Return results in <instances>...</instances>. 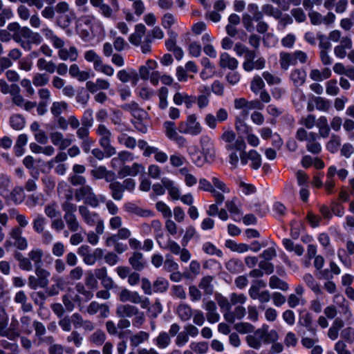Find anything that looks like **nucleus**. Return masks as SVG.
I'll return each instance as SVG.
<instances>
[{"instance_id":"f257e3e1","label":"nucleus","mask_w":354,"mask_h":354,"mask_svg":"<svg viewBox=\"0 0 354 354\" xmlns=\"http://www.w3.org/2000/svg\"><path fill=\"white\" fill-rule=\"evenodd\" d=\"M221 140L225 144V148L230 153L229 162L233 168L238 167L239 162L246 165L250 161L252 169L257 170L261 166V156L256 150L245 151L246 143L243 137H236L235 132L231 129L223 128Z\"/></svg>"},{"instance_id":"f03ea898","label":"nucleus","mask_w":354,"mask_h":354,"mask_svg":"<svg viewBox=\"0 0 354 354\" xmlns=\"http://www.w3.org/2000/svg\"><path fill=\"white\" fill-rule=\"evenodd\" d=\"M252 332L245 337V342L249 347L255 350L260 349L263 344H269L277 341L279 337L277 330H269L268 325H263Z\"/></svg>"},{"instance_id":"7ed1b4c3","label":"nucleus","mask_w":354,"mask_h":354,"mask_svg":"<svg viewBox=\"0 0 354 354\" xmlns=\"http://www.w3.org/2000/svg\"><path fill=\"white\" fill-rule=\"evenodd\" d=\"M296 138L300 142H306V147L308 152L317 155L322 149L319 142V136L314 131H307L304 128L300 127L297 129L295 135Z\"/></svg>"},{"instance_id":"20e7f679","label":"nucleus","mask_w":354,"mask_h":354,"mask_svg":"<svg viewBox=\"0 0 354 354\" xmlns=\"http://www.w3.org/2000/svg\"><path fill=\"white\" fill-rule=\"evenodd\" d=\"M266 283L262 279H258L253 281L250 286L248 294L251 299L258 300L260 303L259 309L264 310V304L268 303L271 299L272 293L268 290H261L264 288Z\"/></svg>"},{"instance_id":"39448f33","label":"nucleus","mask_w":354,"mask_h":354,"mask_svg":"<svg viewBox=\"0 0 354 354\" xmlns=\"http://www.w3.org/2000/svg\"><path fill=\"white\" fill-rule=\"evenodd\" d=\"M119 299L121 302H131L134 304H140L143 309H149L150 306L149 299L140 295L136 291H131L127 288L122 289L119 295Z\"/></svg>"},{"instance_id":"423d86ee","label":"nucleus","mask_w":354,"mask_h":354,"mask_svg":"<svg viewBox=\"0 0 354 354\" xmlns=\"http://www.w3.org/2000/svg\"><path fill=\"white\" fill-rule=\"evenodd\" d=\"M197 119L196 114L189 115L185 121L178 124V130L183 134H189L193 136L199 135L203 131V127Z\"/></svg>"},{"instance_id":"0eeeda50","label":"nucleus","mask_w":354,"mask_h":354,"mask_svg":"<svg viewBox=\"0 0 354 354\" xmlns=\"http://www.w3.org/2000/svg\"><path fill=\"white\" fill-rule=\"evenodd\" d=\"M75 198L77 201L83 200L85 204L92 207L95 208L99 206L98 196L95 194L93 187L88 185L76 189Z\"/></svg>"},{"instance_id":"6e6552de","label":"nucleus","mask_w":354,"mask_h":354,"mask_svg":"<svg viewBox=\"0 0 354 354\" xmlns=\"http://www.w3.org/2000/svg\"><path fill=\"white\" fill-rule=\"evenodd\" d=\"M258 50L249 48L244 55V62L243 63V68L247 72H250L253 70H261L265 67L266 60L263 57H260L257 59V55Z\"/></svg>"},{"instance_id":"1a4fd4ad","label":"nucleus","mask_w":354,"mask_h":354,"mask_svg":"<svg viewBox=\"0 0 354 354\" xmlns=\"http://www.w3.org/2000/svg\"><path fill=\"white\" fill-rule=\"evenodd\" d=\"M97 134L100 137L99 144L105 151L106 157L116 154V149L111 144V132L104 124H99L96 129Z\"/></svg>"},{"instance_id":"9d476101","label":"nucleus","mask_w":354,"mask_h":354,"mask_svg":"<svg viewBox=\"0 0 354 354\" xmlns=\"http://www.w3.org/2000/svg\"><path fill=\"white\" fill-rule=\"evenodd\" d=\"M77 206L76 205L65 204L64 205V221H65L66 226L72 232H77L82 228L81 225L78 221L76 215Z\"/></svg>"},{"instance_id":"9b49d317","label":"nucleus","mask_w":354,"mask_h":354,"mask_svg":"<svg viewBox=\"0 0 354 354\" xmlns=\"http://www.w3.org/2000/svg\"><path fill=\"white\" fill-rule=\"evenodd\" d=\"M9 318L4 306L0 304V335L10 340L19 337L20 333L14 328H8Z\"/></svg>"},{"instance_id":"f8f14e48","label":"nucleus","mask_w":354,"mask_h":354,"mask_svg":"<svg viewBox=\"0 0 354 354\" xmlns=\"http://www.w3.org/2000/svg\"><path fill=\"white\" fill-rule=\"evenodd\" d=\"M163 127L166 136L169 140L176 142L179 148H183L187 146V141L186 138L179 135L174 122L165 121L163 123Z\"/></svg>"},{"instance_id":"ddd939ff","label":"nucleus","mask_w":354,"mask_h":354,"mask_svg":"<svg viewBox=\"0 0 354 354\" xmlns=\"http://www.w3.org/2000/svg\"><path fill=\"white\" fill-rule=\"evenodd\" d=\"M91 128V127L82 124L76 131V136L80 140V146L85 153L90 152L91 147L94 144V140L89 136Z\"/></svg>"},{"instance_id":"4468645a","label":"nucleus","mask_w":354,"mask_h":354,"mask_svg":"<svg viewBox=\"0 0 354 354\" xmlns=\"http://www.w3.org/2000/svg\"><path fill=\"white\" fill-rule=\"evenodd\" d=\"M22 38L29 40L30 43L34 44H39L42 41L41 36L38 33L33 32L27 26L21 27L19 33H14L12 39L16 42H21Z\"/></svg>"},{"instance_id":"2eb2a0df","label":"nucleus","mask_w":354,"mask_h":354,"mask_svg":"<svg viewBox=\"0 0 354 354\" xmlns=\"http://www.w3.org/2000/svg\"><path fill=\"white\" fill-rule=\"evenodd\" d=\"M10 237L14 241L13 245L20 250L28 248V244L26 237L23 236V230L19 227H12L9 232Z\"/></svg>"},{"instance_id":"dca6fc26","label":"nucleus","mask_w":354,"mask_h":354,"mask_svg":"<svg viewBox=\"0 0 354 354\" xmlns=\"http://www.w3.org/2000/svg\"><path fill=\"white\" fill-rule=\"evenodd\" d=\"M49 137L51 143L62 151L71 146L73 142L72 139L65 138L62 132L57 131L50 132Z\"/></svg>"},{"instance_id":"f3484780","label":"nucleus","mask_w":354,"mask_h":354,"mask_svg":"<svg viewBox=\"0 0 354 354\" xmlns=\"http://www.w3.org/2000/svg\"><path fill=\"white\" fill-rule=\"evenodd\" d=\"M53 284L46 290L48 296H55L59 294L60 291H64L68 282L62 276L53 275L52 277Z\"/></svg>"},{"instance_id":"a211bd4d","label":"nucleus","mask_w":354,"mask_h":354,"mask_svg":"<svg viewBox=\"0 0 354 354\" xmlns=\"http://www.w3.org/2000/svg\"><path fill=\"white\" fill-rule=\"evenodd\" d=\"M62 44L61 47H54L56 49H58V57L61 60H71V62H75L77 60L78 57V50L75 46H71L68 49L64 48V41L63 39L61 40Z\"/></svg>"},{"instance_id":"6ab92c4d","label":"nucleus","mask_w":354,"mask_h":354,"mask_svg":"<svg viewBox=\"0 0 354 354\" xmlns=\"http://www.w3.org/2000/svg\"><path fill=\"white\" fill-rule=\"evenodd\" d=\"M335 299H336L337 305L341 309V313L344 315L346 322L349 324H353L354 319L349 306V303L342 295H335Z\"/></svg>"},{"instance_id":"aec40b11","label":"nucleus","mask_w":354,"mask_h":354,"mask_svg":"<svg viewBox=\"0 0 354 354\" xmlns=\"http://www.w3.org/2000/svg\"><path fill=\"white\" fill-rule=\"evenodd\" d=\"M77 209L83 221L90 226H94L100 218L97 213L90 211L85 205H80Z\"/></svg>"},{"instance_id":"412c9836","label":"nucleus","mask_w":354,"mask_h":354,"mask_svg":"<svg viewBox=\"0 0 354 354\" xmlns=\"http://www.w3.org/2000/svg\"><path fill=\"white\" fill-rule=\"evenodd\" d=\"M161 183L165 187V189L167 190L168 194L172 200H179L180 190L179 187L176 184V183L174 180H170L167 177H164L161 179Z\"/></svg>"},{"instance_id":"4be33fe9","label":"nucleus","mask_w":354,"mask_h":354,"mask_svg":"<svg viewBox=\"0 0 354 354\" xmlns=\"http://www.w3.org/2000/svg\"><path fill=\"white\" fill-rule=\"evenodd\" d=\"M138 313V308L131 304H120L115 310V315L119 318H131Z\"/></svg>"},{"instance_id":"5701e85b","label":"nucleus","mask_w":354,"mask_h":354,"mask_svg":"<svg viewBox=\"0 0 354 354\" xmlns=\"http://www.w3.org/2000/svg\"><path fill=\"white\" fill-rule=\"evenodd\" d=\"M129 263L136 271L142 270L147 266L143 254L140 252H133L129 258Z\"/></svg>"},{"instance_id":"b1692460","label":"nucleus","mask_w":354,"mask_h":354,"mask_svg":"<svg viewBox=\"0 0 354 354\" xmlns=\"http://www.w3.org/2000/svg\"><path fill=\"white\" fill-rule=\"evenodd\" d=\"M144 169V167L138 162H134L131 166L124 165L118 171L119 176L124 178L128 176H136L141 171Z\"/></svg>"},{"instance_id":"393cba45","label":"nucleus","mask_w":354,"mask_h":354,"mask_svg":"<svg viewBox=\"0 0 354 354\" xmlns=\"http://www.w3.org/2000/svg\"><path fill=\"white\" fill-rule=\"evenodd\" d=\"M203 307L207 311L206 318L209 323L214 324L219 321L220 315L216 311L217 308L214 301H204Z\"/></svg>"},{"instance_id":"a878e982","label":"nucleus","mask_w":354,"mask_h":354,"mask_svg":"<svg viewBox=\"0 0 354 354\" xmlns=\"http://www.w3.org/2000/svg\"><path fill=\"white\" fill-rule=\"evenodd\" d=\"M122 109L124 111H129L134 118L138 120H142L147 116V112L140 108L136 102L123 104Z\"/></svg>"},{"instance_id":"bb28decb","label":"nucleus","mask_w":354,"mask_h":354,"mask_svg":"<svg viewBox=\"0 0 354 354\" xmlns=\"http://www.w3.org/2000/svg\"><path fill=\"white\" fill-rule=\"evenodd\" d=\"M246 314L245 308L242 306H237L234 310H228L223 314L224 319L230 322L234 323L236 319H241Z\"/></svg>"},{"instance_id":"cd10ccee","label":"nucleus","mask_w":354,"mask_h":354,"mask_svg":"<svg viewBox=\"0 0 354 354\" xmlns=\"http://www.w3.org/2000/svg\"><path fill=\"white\" fill-rule=\"evenodd\" d=\"M124 208L129 214L138 216L149 217L152 216V212L150 210L142 209L132 203H127L124 204Z\"/></svg>"},{"instance_id":"c85d7f7f","label":"nucleus","mask_w":354,"mask_h":354,"mask_svg":"<svg viewBox=\"0 0 354 354\" xmlns=\"http://www.w3.org/2000/svg\"><path fill=\"white\" fill-rule=\"evenodd\" d=\"M239 62L237 59L231 57L228 53H223L220 55L219 66L223 68H229L234 70L238 67Z\"/></svg>"},{"instance_id":"c756f323","label":"nucleus","mask_w":354,"mask_h":354,"mask_svg":"<svg viewBox=\"0 0 354 354\" xmlns=\"http://www.w3.org/2000/svg\"><path fill=\"white\" fill-rule=\"evenodd\" d=\"M193 310L189 305L185 303L180 304L176 310V313L183 322H187L193 316Z\"/></svg>"},{"instance_id":"7c9ffc66","label":"nucleus","mask_w":354,"mask_h":354,"mask_svg":"<svg viewBox=\"0 0 354 354\" xmlns=\"http://www.w3.org/2000/svg\"><path fill=\"white\" fill-rule=\"evenodd\" d=\"M146 32V28L142 24H137L135 27V32L129 36V40L134 46H139Z\"/></svg>"},{"instance_id":"2f4dec72","label":"nucleus","mask_w":354,"mask_h":354,"mask_svg":"<svg viewBox=\"0 0 354 354\" xmlns=\"http://www.w3.org/2000/svg\"><path fill=\"white\" fill-rule=\"evenodd\" d=\"M344 322L342 319L337 317L336 318L332 326L329 328L328 331V337L331 340H335L339 337V330L344 327Z\"/></svg>"},{"instance_id":"473e14b6","label":"nucleus","mask_w":354,"mask_h":354,"mask_svg":"<svg viewBox=\"0 0 354 354\" xmlns=\"http://www.w3.org/2000/svg\"><path fill=\"white\" fill-rule=\"evenodd\" d=\"M28 298L26 295L23 290L17 292L14 297V301L17 304L21 305V309L25 313H28L32 310V306L30 303L27 302Z\"/></svg>"},{"instance_id":"72a5a7b5","label":"nucleus","mask_w":354,"mask_h":354,"mask_svg":"<svg viewBox=\"0 0 354 354\" xmlns=\"http://www.w3.org/2000/svg\"><path fill=\"white\" fill-rule=\"evenodd\" d=\"M149 339V334L147 332L140 330L130 336V345L131 347H138L142 343L148 341Z\"/></svg>"},{"instance_id":"f704fd0d","label":"nucleus","mask_w":354,"mask_h":354,"mask_svg":"<svg viewBox=\"0 0 354 354\" xmlns=\"http://www.w3.org/2000/svg\"><path fill=\"white\" fill-rule=\"evenodd\" d=\"M36 66L40 71H46L50 74H53L55 71V62L52 60H46L44 57L37 59Z\"/></svg>"},{"instance_id":"c9c22d12","label":"nucleus","mask_w":354,"mask_h":354,"mask_svg":"<svg viewBox=\"0 0 354 354\" xmlns=\"http://www.w3.org/2000/svg\"><path fill=\"white\" fill-rule=\"evenodd\" d=\"M279 64L283 70H288L291 65H295V62L292 53L287 52H281L279 54Z\"/></svg>"},{"instance_id":"e433bc0d","label":"nucleus","mask_w":354,"mask_h":354,"mask_svg":"<svg viewBox=\"0 0 354 354\" xmlns=\"http://www.w3.org/2000/svg\"><path fill=\"white\" fill-rule=\"evenodd\" d=\"M316 126L319 129L317 134L319 137L325 138L329 136L330 129L326 117H319L317 120Z\"/></svg>"},{"instance_id":"4c0bfd02","label":"nucleus","mask_w":354,"mask_h":354,"mask_svg":"<svg viewBox=\"0 0 354 354\" xmlns=\"http://www.w3.org/2000/svg\"><path fill=\"white\" fill-rule=\"evenodd\" d=\"M41 33L45 36L46 39L49 40L53 47H61L62 38L57 37L53 32V30L48 27H44L41 30Z\"/></svg>"},{"instance_id":"58836bf2","label":"nucleus","mask_w":354,"mask_h":354,"mask_svg":"<svg viewBox=\"0 0 354 354\" xmlns=\"http://www.w3.org/2000/svg\"><path fill=\"white\" fill-rule=\"evenodd\" d=\"M269 287L271 289H279L285 292L289 290V285L288 283L281 279L276 275H272L270 277Z\"/></svg>"},{"instance_id":"ea45409f","label":"nucleus","mask_w":354,"mask_h":354,"mask_svg":"<svg viewBox=\"0 0 354 354\" xmlns=\"http://www.w3.org/2000/svg\"><path fill=\"white\" fill-rule=\"evenodd\" d=\"M290 79L297 87L304 84L306 78V73L302 69H295L290 73Z\"/></svg>"},{"instance_id":"a19ab883","label":"nucleus","mask_w":354,"mask_h":354,"mask_svg":"<svg viewBox=\"0 0 354 354\" xmlns=\"http://www.w3.org/2000/svg\"><path fill=\"white\" fill-rule=\"evenodd\" d=\"M44 211L46 216L51 220L55 218H59L61 216L58 205L55 201H51L48 203L45 206Z\"/></svg>"},{"instance_id":"79ce46f5","label":"nucleus","mask_w":354,"mask_h":354,"mask_svg":"<svg viewBox=\"0 0 354 354\" xmlns=\"http://www.w3.org/2000/svg\"><path fill=\"white\" fill-rule=\"evenodd\" d=\"M299 324L307 328L312 334H316V329L313 326V317L310 313L302 315L299 319Z\"/></svg>"},{"instance_id":"37998d69","label":"nucleus","mask_w":354,"mask_h":354,"mask_svg":"<svg viewBox=\"0 0 354 354\" xmlns=\"http://www.w3.org/2000/svg\"><path fill=\"white\" fill-rule=\"evenodd\" d=\"M109 188L111 191V196L115 201H120L123 198V187L118 181L112 182L109 184Z\"/></svg>"},{"instance_id":"c03bdc74","label":"nucleus","mask_w":354,"mask_h":354,"mask_svg":"<svg viewBox=\"0 0 354 354\" xmlns=\"http://www.w3.org/2000/svg\"><path fill=\"white\" fill-rule=\"evenodd\" d=\"M192 150V149H187L188 154L191 158L192 162L197 167H202L205 162H207L205 160V157L201 154V152L198 151V149L195 147Z\"/></svg>"},{"instance_id":"a18cd8bd","label":"nucleus","mask_w":354,"mask_h":354,"mask_svg":"<svg viewBox=\"0 0 354 354\" xmlns=\"http://www.w3.org/2000/svg\"><path fill=\"white\" fill-rule=\"evenodd\" d=\"M46 223V218L41 214H37L32 220V229L39 234L45 230Z\"/></svg>"},{"instance_id":"49530a36","label":"nucleus","mask_w":354,"mask_h":354,"mask_svg":"<svg viewBox=\"0 0 354 354\" xmlns=\"http://www.w3.org/2000/svg\"><path fill=\"white\" fill-rule=\"evenodd\" d=\"M30 261H32L35 265V268L42 266V257L44 256V252L40 248H36L30 250L28 254Z\"/></svg>"},{"instance_id":"de8ad7c7","label":"nucleus","mask_w":354,"mask_h":354,"mask_svg":"<svg viewBox=\"0 0 354 354\" xmlns=\"http://www.w3.org/2000/svg\"><path fill=\"white\" fill-rule=\"evenodd\" d=\"M35 272L36 277L38 278L41 284L46 287L48 286L49 283L48 278L50 275V273L47 270L42 268V266H38L35 268Z\"/></svg>"},{"instance_id":"09e8293b","label":"nucleus","mask_w":354,"mask_h":354,"mask_svg":"<svg viewBox=\"0 0 354 354\" xmlns=\"http://www.w3.org/2000/svg\"><path fill=\"white\" fill-rule=\"evenodd\" d=\"M226 268L231 273H239L243 270V264L240 259H232L226 263Z\"/></svg>"},{"instance_id":"8fccbe9b","label":"nucleus","mask_w":354,"mask_h":354,"mask_svg":"<svg viewBox=\"0 0 354 354\" xmlns=\"http://www.w3.org/2000/svg\"><path fill=\"white\" fill-rule=\"evenodd\" d=\"M68 109V104L64 101L54 102L50 107V112L54 117H59Z\"/></svg>"},{"instance_id":"3c124183","label":"nucleus","mask_w":354,"mask_h":354,"mask_svg":"<svg viewBox=\"0 0 354 354\" xmlns=\"http://www.w3.org/2000/svg\"><path fill=\"white\" fill-rule=\"evenodd\" d=\"M179 173L184 177V182L186 186L191 187L196 184V177L189 173L187 167H183L180 169Z\"/></svg>"},{"instance_id":"603ef678","label":"nucleus","mask_w":354,"mask_h":354,"mask_svg":"<svg viewBox=\"0 0 354 354\" xmlns=\"http://www.w3.org/2000/svg\"><path fill=\"white\" fill-rule=\"evenodd\" d=\"M306 284L316 294H322V290L319 283L316 281L311 274H306L303 277Z\"/></svg>"},{"instance_id":"864d4df0","label":"nucleus","mask_w":354,"mask_h":354,"mask_svg":"<svg viewBox=\"0 0 354 354\" xmlns=\"http://www.w3.org/2000/svg\"><path fill=\"white\" fill-rule=\"evenodd\" d=\"M25 118L20 114H14L10 118V124L15 130H21L25 127Z\"/></svg>"},{"instance_id":"5fc2aeb1","label":"nucleus","mask_w":354,"mask_h":354,"mask_svg":"<svg viewBox=\"0 0 354 354\" xmlns=\"http://www.w3.org/2000/svg\"><path fill=\"white\" fill-rule=\"evenodd\" d=\"M158 245L161 248L168 250L176 255L179 254L182 250L180 245L170 238L168 239L167 244L162 245L161 241H158Z\"/></svg>"},{"instance_id":"6e6d98bb","label":"nucleus","mask_w":354,"mask_h":354,"mask_svg":"<svg viewBox=\"0 0 354 354\" xmlns=\"http://www.w3.org/2000/svg\"><path fill=\"white\" fill-rule=\"evenodd\" d=\"M155 343L159 348H165L171 343V337L166 332H160L155 339Z\"/></svg>"},{"instance_id":"4d7b16f0","label":"nucleus","mask_w":354,"mask_h":354,"mask_svg":"<svg viewBox=\"0 0 354 354\" xmlns=\"http://www.w3.org/2000/svg\"><path fill=\"white\" fill-rule=\"evenodd\" d=\"M49 80L46 73H37L32 77V84L36 87H42L48 84Z\"/></svg>"},{"instance_id":"13d9d810","label":"nucleus","mask_w":354,"mask_h":354,"mask_svg":"<svg viewBox=\"0 0 354 354\" xmlns=\"http://www.w3.org/2000/svg\"><path fill=\"white\" fill-rule=\"evenodd\" d=\"M169 288V282L162 277H158L153 283V292H164Z\"/></svg>"},{"instance_id":"bf43d9fd","label":"nucleus","mask_w":354,"mask_h":354,"mask_svg":"<svg viewBox=\"0 0 354 354\" xmlns=\"http://www.w3.org/2000/svg\"><path fill=\"white\" fill-rule=\"evenodd\" d=\"M67 159V153L60 150L54 158L47 162V165L48 168L51 169L53 168L56 164H64V162Z\"/></svg>"},{"instance_id":"052dcab7","label":"nucleus","mask_w":354,"mask_h":354,"mask_svg":"<svg viewBox=\"0 0 354 354\" xmlns=\"http://www.w3.org/2000/svg\"><path fill=\"white\" fill-rule=\"evenodd\" d=\"M67 159V153L60 150L54 158L47 162V165L48 168L51 169L53 168L56 164H64V162Z\"/></svg>"},{"instance_id":"680f3d73","label":"nucleus","mask_w":354,"mask_h":354,"mask_svg":"<svg viewBox=\"0 0 354 354\" xmlns=\"http://www.w3.org/2000/svg\"><path fill=\"white\" fill-rule=\"evenodd\" d=\"M212 279L213 278L211 276L204 277L198 285V287L203 290L207 295H212L213 293Z\"/></svg>"},{"instance_id":"e2e57ef3","label":"nucleus","mask_w":354,"mask_h":354,"mask_svg":"<svg viewBox=\"0 0 354 354\" xmlns=\"http://www.w3.org/2000/svg\"><path fill=\"white\" fill-rule=\"evenodd\" d=\"M118 140L120 144L124 145L129 149H134L136 146V140L126 133H122L119 136Z\"/></svg>"},{"instance_id":"0e129e2a","label":"nucleus","mask_w":354,"mask_h":354,"mask_svg":"<svg viewBox=\"0 0 354 354\" xmlns=\"http://www.w3.org/2000/svg\"><path fill=\"white\" fill-rule=\"evenodd\" d=\"M341 145V140L339 136L332 135L330 140L326 144V149L331 153H335L337 151Z\"/></svg>"},{"instance_id":"69168bd1","label":"nucleus","mask_w":354,"mask_h":354,"mask_svg":"<svg viewBox=\"0 0 354 354\" xmlns=\"http://www.w3.org/2000/svg\"><path fill=\"white\" fill-rule=\"evenodd\" d=\"M117 77L123 83L128 82L131 79L137 80V73L135 71L128 72L127 70L122 69L118 72Z\"/></svg>"},{"instance_id":"338daca9","label":"nucleus","mask_w":354,"mask_h":354,"mask_svg":"<svg viewBox=\"0 0 354 354\" xmlns=\"http://www.w3.org/2000/svg\"><path fill=\"white\" fill-rule=\"evenodd\" d=\"M106 335L102 330H96L89 337V341L97 346H101L105 342Z\"/></svg>"},{"instance_id":"774afa93","label":"nucleus","mask_w":354,"mask_h":354,"mask_svg":"<svg viewBox=\"0 0 354 354\" xmlns=\"http://www.w3.org/2000/svg\"><path fill=\"white\" fill-rule=\"evenodd\" d=\"M342 340L348 344L354 343V329L351 327H346L341 332Z\"/></svg>"}]
</instances>
